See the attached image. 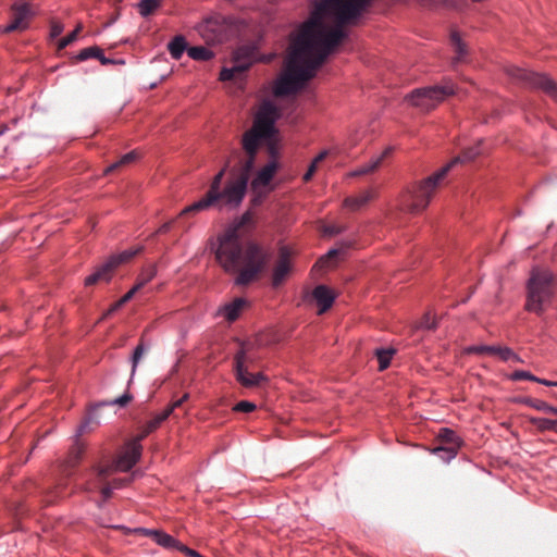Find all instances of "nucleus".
I'll return each instance as SVG.
<instances>
[{
    "mask_svg": "<svg viewBox=\"0 0 557 557\" xmlns=\"http://www.w3.org/2000/svg\"><path fill=\"white\" fill-rule=\"evenodd\" d=\"M373 0H320L293 39L283 73L276 78V97L295 95L312 79L334 49L347 37L345 25L357 21Z\"/></svg>",
    "mask_w": 557,
    "mask_h": 557,
    "instance_id": "nucleus-1",
    "label": "nucleus"
},
{
    "mask_svg": "<svg viewBox=\"0 0 557 557\" xmlns=\"http://www.w3.org/2000/svg\"><path fill=\"white\" fill-rule=\"evenodd\" d=\"M218 265L227 275L234 276L236 286H247L257 281L267 269L270 253L256 242L243 244L234 231H223L210 243Z\"/></svg>",
    "mask_w": 557,
    "mask_h": 557,
    "instance_id": "nucleus-2",
    "label": "nucleus"
},
{
    "mask_svg": "<svg viewBox=\"0 0 557 557\" xmlns=\"http://www.w3.org/2000/svg\"><path fill=\"white\" fill-rule=\"evenodd\" d=\"M280 113L276 106L265 100L260 106L256 113L252 126L246 131L242 138V146L244 151H233L231 158L236 161L235 164L252 171L256 154L262 141L271 138L276 129L275 122L278 119Z\"/></svg>",
    "mask_w": 557,
    "mask_h": 557,
    "instance_id": "nucleus-3",
    "label": "nucleus"
},
{
    "mask_svg": "<svg viewBox=\"0 0 557 557\" xmlns=\"http://www.w3.org/2000/svg\"><path fill=\"white\" fill-rule=\"evenodd\" d=\"M480 154L479 148H470L462 152L461 157H457L446 165L442 166L432 175L412 185L403 196L401 206L411 213H419L425 210L434 196L436 188L443 178L447 175L450 168L459 161H469Z\"/></svg>",
    "mask_w": 557,
    "mask_h": 557,
    "instance_id": "nucleus-4",
    "label": "nucleus"
},
{
    "mask_svg": "<svg viewBox=\"0 0 557 557\" xmlns=\"http://www.w3.org/2000/svg\"><path fill=\"white\" fill-rule=\"evenodd\" d=\"M554 275L549 270L533 269L527 282L524 309L542 315L550 306L554 297Z\"/></svg>",
    "mask_w": 557,
    "mask_h": 557,
    "instance_id": "nucleus-5",
    "label": "nucleus"
},
{
    "mask_svg": "<svg viewBox=\"0 0 557 557\" xmlns=\"http://www.w3.org/2000/svg\"><path fill=\"white\" fill-rule=\"evenodd\" d=\"M251 170L234 164L230 176L219 193V202L228 209H236L243 202L250 178Z\"/></svg>",
    "mask_w": 557,
    "mask_h": 557,
    "instance_id": "nucleus-6",
    "label": "nucleus"
},
{
    "mask_svg": "<svg viewBox=\"0 0 557 557\" xmlns=\"http://www.w3.org/2000/svg\"><path fill=\"white\" fill-rule=\"evenodd\" d=\"M455 94L453 84L436 85L417 88L412 90L406 99L414 107L429 111L445 100L447 96Z\"/></svg>",
    "mask_w": 557,
    "mask_h": 557,
    "instance_id": "nucleus-7",
    "label": "nucleus"
},
{
    "mask_svg": "<svg viewBox=\"0 0 557 557\" xmlns=\"http://www.w3.org/2000/svg\"><path fill=\"white\" fill-rule=\"evenodd\" d=\"M507 73L510 77L522 83L525 87L542 90L557 100V84L546 74L516 66L509 67Z\"/></svg>",
    "mask_w": 557,
    "mask_h": 557,
    "instance_id": "nucleus-8",
    "label": "nucleus"
},
{
    "mask_svg": "<svg viewBox=\"0 0 557 557\" xmlns=\"http://www.w3.org/2000/svg\"><path fill=\"white\" fill-rule=\"evenodd\" d=\"M252 362V358L247 355L245 347L243 346L234 357L235 363V376L236 380L245 387L251 388L259 386L262 382L267 381L263 373H250L247 370V363Z\"/></svg>",
    "mask_w": 557,
    "mask_h": 557,
    "instance_id": "nucleus-9",
    "label": "nucleus"
},
{
    "mask_svg": "<svg viewBox=\"0 0 557 557\" xmlns=\"http://www.w3.org/2000/svg\"><path fill=\"white\" fill-rule=\"evenodd\" d=\"M226 166L222 168L213 177L210 188L205 197L195 201L190 206L184 208L180 215H185L193 212H199L210 208L211 206L219 202V193L221 191V183L226 171Z\"/></svg>",
    "mask_w": 557,
    "mask_h": 557,
    "instance_id": "nucleus-10",
    "label": "nucleus"
},
{
    "mask_svg": "<svg viewBox=\"0 0 557 557\" xmlns=\"http://www.w3.org/2000/svg\"><path fill=\"white\" fill-rule=\"evenodd\" d=\"M197 30L208 44H220L226 38L227 24L223 16H210L198 25Z\"/></svg>",
    "mask_w": 557,
    "mask_h": 557,
    "instance_id": "nucleus-11",
    "label": "nucleus"
},
{
    "mask_svg": "<svg viewBox=\"0 0 557 557\" xmlns=\"http://www.w3.org/2000/svg\"><path fill=\"white\" fill-rule=\"evenodd\" d=\"M132 399H133V395L129 394L128 392H126L122 396H120V397H117V398H115L113 400H103V401H100V403H97V404L90 406L89 410H88L87 417L84 419V421L78 426V430H77L78 434H83V433L89 431L92 425H99L100 424V419H99L98 410L101 407L113 406V405H119L121 407H124Z\"/></svg>",
    "mask_w": 557,
    "mask_h": 557,
    "instance_id": "nucleus-12",
    "label": "nucleus"
},
{
    "mask_svg": "<svg viewBox=\"0 0 557 557\" xmlns=\"http://www.w3.org/2000/svg\"><path fill=\"white\" fill-rule=\"evenodd\" d=\"M139 456L140 455H115L114 459L98 466V476L104 480L115 472H127L138 462Z\"/></svg>",
    "mask_w": 557,
    "mask_h": 557,
    "instance_id": "nucleus-13",
    "label": "nucleus"
},
{
    "mask_svg": "<svg viewBox=\"0 0 557 557\" xmlns=\"http://www.w3.org/2000/svg\"><path fill=\"white\" fill-rule=\"evenodd\" d=\"M253 63L252 51L248 48L238 49L234 55V65L232 67H224L220 72V79L225 82L234 78L236 73L247 71Z\"/></svg>",
    "mask_w": 557,
    "mask_h": 557,
    "instance_id": "nucleus-14",
    "label": "nucleus"
},
{
    "mask_svg": "<svg viewBox=\"0 0 557 557\" xmlns=\"http://www.w3.org/2000/svg\"><path fill=\"white\" fill-rule=\"evenodd\" d=\"M277 162L275 160H271L256 173V175L250 182V188L253 194H256L259 197L265 195L267 187L273 180L277 171Z\"/></svg>",
    "mask_w": 557,
    "mask_h": 557,
    "instance_id": "nucleus-15",
    "label": "nucleus"
},
{
    "mask_svg": "<svg viewBox=\"0 0 557 557\" xmlns=\"http://www.w3.org/2000/svg\"><path fill=\"white\" fill-rule=\"evenodd\" d=\"M13 18L3 27V33H12L27 27V20L32 16L30 5L26 0H17L11 7Z\"/></svg>",
    "mask_w": 557,
    "mask_h": 557,
    "instance_id": "nucleus-16",
    "label": "nucleus"
},
{
    "mask_svg": "<svg viewBox=\"0 0 557 557\" xmlns=\"http://www.w3.org/2000/svg\"><path fill=\"white\" fill-rule=\"evenodd\" d=\"M290 270V250L282 246L278 251V260L272 271V284L278 286L285 280Z\"/></svg>",
    "mask_w": 557,
    "mask_h": 557,
    "instance_id": "nucleus-17",
    "label": "nucleus"
},
{
    "mask_svg": "<svg viewBox=\"0 0 557 557\" xmlns=\"http://www.w3.org/2000/svg\"><path fill=\"white\" fill-rule=\"evenodd\" d=\"M312 297L319 306V314L327 311L333 306L335 300L334 292L325 285L315 286L312 290Z\"/></svg>",
    "mask_w": 557,
    "mask_h": 557,
    "instance_id": "nucleus-18",
    "label": "nucleus"
},
{
    "mask_svg": "<svg viewBox=\"0 0 557 557\" xmlns=\"http://www.w3.org/2000/svg\"><path fill=\"white\" fill-rule=\"evenodd\" d=\"M438 437L443 443L450 444L449 447L437 446L431 449V453H457V449L461 447V440L455 431L444 428L440 431Z\"/></svg>",
    "mask_w": 557,
    "mask_h": 557,
    "instance_id": "nucleus-19",
    "label": "nucleus"
},
{
    "mask_svg": "<svg viewBox=\"0 0 557 557\" xmlns=\"http://www.w3.org/2000/svg\"><path fill=\"white\" fill-rule=\"evenodd\" d=\"M113 270V267L107 259L102 264L96 268V270L90 275L86 276L84 283L86 286H91L99 282L107 283L111 280Z\"/></svg>",
    "mask_w": 557,
    "mask_h": 557,
    "instance_id": "nucleus-20",
    "label": "nucleus"
},
{
    "mask_svg": "<svg viewBox=\"0 0 557 557\" xmlns=\"http://www.w3.org/2000/svg\"><path fill=\"white\" fill-rule=\"evenodd\" d=\"M136 532L145 534L151 537L156 543L165 547V548H177L180 542L176 541L172 535L164 533L159 530H149V529H137Z\"/></svg>",
    "mask_w": 557,
    "mask_h": 557,
    "instance_id": "nucleus-21",
    "label": "nucleus"
},
{
    "mask_svg": "<svg viewBox=\"0 0 557 557\" xmlns=\"http://www.w3.org/2000/svg\"><path fill=\"white\" fill-rule=\"evenodd\" d=\"M246 305L244 298H235L233 301L220 307L218 314L224 317L228 322L235 321Z\"/></svg>",
    "mask_w": 557,
    "mask_h": 557,
    "instance_id": "nucleus-22",
    "label": "nucleus"
},
{
    "mask_svg": "<svg viewBox=\"0 0 557 557\" xmlns=\"http://www.w3.org/2000/svg\"><path fill=\"white\" fill-rule=\"evenodd\" d=\"M374 196V191L372 189H368L358 196L345 198L343 206L351 211H357L372 200Z\"/></svg>",
    "mask_w": 557,
    "mask_h": 557,
    "instance_id": "nucleus-23",
    "label": "nucleus"
},
{
    "mask_svg": "<svg viewBox=\"0 0 557 557\" xmlns=\"http://www.w3.org/2000/svg\"><path fill=\"white\" fill-rule=\"evenodd\" d=\"M169 417L170 413L166 409H163L161 412L153 414L151 419L143 424L139 440L156 431Z\"/></svg>",
    "mask_w": 557,
    "mask_h": 557,
    "instance_id": "nucleus-24",
    "label": "nucleus"
},
{
    "mask_svg": "<svg viewBox=\"0 0 557 557\" xmlns=\"http://www.w3.org/2000/svg\"><path fill=\"white\" fill-rule=\"evenodd\" d=\"M187 41L183 35L175 36L169 44L168 50L174 60H180L185 51H187Z\"/></svg>",
    "mask_w": 557,
    "mask_h": 557,
    "instance_id": "nucleus-25",
    "label": "nucleus"
},
{
    "mask_svg": "<svg viewBox=\"0 0 557 557\" xmlns=\"http://www.w3.org/2000/svg\"><path fill=\"white\" fill-rule=\"evenodd\" d=\"M143 250V247L139 246L137 248H129L126 249L120 253L112 255L108 258V261L111 263L113 269L119 267L120 264L131 260L133 257H135L137 253H139Z\"/></svg>",
    "mask_w": 557,
    "mask_h": 557,
    "instance_id": "nucleus-26",
    "label": "nucleus"
},
{
    "mask_svg": "<svg viewBox=\"0 0 557 557\" xmlns=\"http://www.w3.org/2000/svg\"><path fill=\"white\" fill-rule=\"evenodd\" d=\"M187 54L196 61H209L214 58V52L202 46H194L187 49Z\"/></svg>",
    "mask_w": 557,
    "mask_h": 557,
    "instance_id": "nucleus-27",
    "label": "nucleus"
},
{
    "mask_svg": "<svg viewBox=\"0 0 557 557\" xmlns=\"http://www.w3.org/2000/svg\"><path fill=\"white\" fill-rule=\"evenodd\" d=\"M157 275V268L153 264H149L141 270L138 274L135 286H138V289H141L145 285L151 282Z\"/></svg>",
    "mask_w": 557,
    "mask_h": 557,
    "instance_id": "nucleus-28",
    "label": "nucleus"
},
{
    "mask_svg": "<svg viewBox=\"0 0 557 557\" xmlns=\"http://www.w3.org/2000/svg\"><path fill=\"white\" fill-rule=\"evenodd\" d=\"M247 224H252V212L246 211L238 219H236L232 224H230L224 231H234L235 236H240L239 231Z\"/></svg>",
    "mask_w": 557,
    "mask_h": 557,
    "instance_id": "nucleus-29",
    "label": "nucleus"
},
{
    "mask_svg": "<svg viewBox=\"0 0 557 557\" xmlns=\"http://www.w3.org/2000/svg\"><path fill=\"white\" fill-rule=\"evenodd\" d=\"M148 346L144 344V342H140L134 349L133 355L131 356V363H132V371H131V379L129 383L133 381V377L136 373L137 367L147 351Z\"/></svg>",
    "mask_w": 557,
    "mask_h": 557,
    "instance_id": "nucleus-30",
    "label": "nucleus"
},
{
    "mask_svg": "<svg viewBox=\"0 0 557 557\" xmlns=\"http://www.w3.org/2000/svg\"><path fill=\"white\" fill-rule=\"evenodd\" d=\"M380 166V159H371L369 162L351 171L348 176L356 177L374 172Z\"/></svg>",
    "mask_w": 557,
    "mask_h": 557,
    "instance_id": "nucleus-31",
    "label": "nucleus"
},
{
    "mask_svg": "<svg viewBox=\"0 0 557 557\" xmlns=\"http://www.w3.org/2000/svg\"><path fill=\"white\" fill-rule=\"evenodd\" d=\"M394 354H395L394 349L380 348V349L375 350V356L379 361V370L380 371H383L389 367L391 360H392Z\"/></svg>",
    "mask_w": 557,
    "mask_h": 557,
    "instance_id": "nucleus-32",
    "label": "nucleus"
},
{
    "mask_svg": "<svg viewBox=\"0 0 557 557\" xmlns=\"http://www.w3.org/2000/svg\"><path fill=\"white\" fill-rule=\"evenodd\" d=\"M137 7L139 14L147 17L160 7V0H140Z\"/></svg>",
    "mask_w": 557,
    "mask_h": 557,
    "instance_id": "nucleus-33",
    "label": "nucleus"
},
{
    "mask_svg": "<svg viewBox=\"0 0 557 557\" xmlns=\"http://www.w3.org/2000/svg\"><path fill=\"white\" fill-rule=\"evenodd\" d=\"M530 422L535 429L540 431H549L557 428V420L547 418H531Z\"/></svg>",
    "mask_w": 557,
    "mask_h": 557,
    "instance_id": "nucleus-34",
    "label": "nucleus"
},
{
    "mask_svg": "<svg viewBox=\"0 0 557 557\" xmlns=\"http://www.w3.org/2000/svg\"><path fill=\"white\" fill-rule=\"evenodd\" d=\"M129 481V478H124V479H113L110 483H108L107 485H104L102 488H101V495L103 497V500H108L111 495H112V490L113 488H120L122 487L124 484H126L127 482Z\"/></svg>",
    "mask_w": 557,
    "mask_h": 557,
    "instance_id": "nucleus-35",
    "label": "nucleus"
},
{
    "mask_svg": "<svg viewBox=\"0 0 557 557\" xmlns=\"http://www.w3.org/2000/svg\"><path fill=\"white\" fill-rule=\"evenodd\" d=\"M521 403L531 407V408H534L539 411H543V412H553V406L548 405L547 403L541 400V399H536V398H531V397H525L523 399H521Z\"/></svg>",
    "mask_w": 557,
    "mask_h": 557,
    "instance_id": "nucleus-36",
    "label": "nucleus"
},
{
    "mask_svg": "<svg viewBox=\"0 0 557 557\" xmlns=\"http://www.w3.org/2000/svg\"><path fill=\"white\" fill-rule=\"evenodd\" d=\"M136 158H137V154L135 151L127 152L124 156H122L116 162L110 164L106 169L104 173L106 174L111 173L114 170L119 169L120 166H123L125 164L133 162Z\"/></svg>",
    "mask_w": 557,
    "mask_h": 557,
    "instance_id": "nucleus-37",
    "label": "nucleus"
},
{
    "mask_svg": "<svg viewBox=\"0 0 557 557\" xmlns=\"http://www.w3.org/2000/svg\"><path fill=\"white\" fill-rule=\"evenodd\" d=\"M450 39L457 53V60L459 61L467 53L466 45L462 42L461 37L457 32L451 33Z\"/></svg>",
    "mask_w": 557,
    "mask_h": 557,
    "instance_id": "nucleus-38",
    "label": "nucleus"
},
{
    "mask_svg": "<svg viewBox=\"0 0 557 557\" xmlns=\"http://www.w3.org/2000/svg\"><path fill=\"white\" fill-rule=\"evenodd\" d=\"M339 253L338 249H331L324 256H322L318 262L314 264V268H329L332 267V260L337 257Z\"/></svg>",
    "mask_w": 557,
    "mask_h": 557,
    "instance_id": "nucleus-39",
    "label": "nucleus"
},
{
    "mask_svg": "<svg viewBox=\"0 0 557 557\" xmlns=\"http://www.w3.org/2000/svg\"><path fill=\"white\" fill-rule=\"evenodd\" d=\"M83 28V25L79 23L74 30H72L70 34H67L65 37L61 38L59 44H58V48L61 50V49H64L65 47H67L69 45H71L72 42H74L79 34V32L82 30Z\"/></svg>",
    "mask_w": 557,
    "mask_h": 557,
    "instance_id": "nucleus-40",
    "label": "nucleus"
},
{
    "mask_svg": "<svg viewBox=\"0 0 557 557\" xmlns=\"http://www.w3.org/2000/svg\"><path fill=\"white\" fill-rule=\"evenodd\" d=\"M101 54V49L99 47H88L79 51V53L75 57L78 61H85L90 58H96Z\"/></svg>",
    "mask_w": 557,
    "mask_h": 557,
    "instance_id": "nucleus-41",
    "label": "nucleus"
},
{
    "mask_svg": "<svg viewBox=\"0 0 557 557\" xmlns=\"http://www.w3.org/2000/svg\"><path fill=\"white\" fill-rule=\"evenodd\" d=\"M496 346H488V345H474L470 346L466 349L468 354H475V355H494L495 354Z\"/></svg>",
    "mask_w": 557,
    "mask_h": 557,
    "instance_id": "nucleus-42",
    "label": "nucleus"
},
{
    "mask_svg": "<svg viewBox=\"0 0 557 557\" xmlns=\"http://www.w3.org/2000/svg\"><path fill=\"white\" fill-rule=\"evenodd\" d=\"M509 377L512 381H521V380H528V381H532V382L539 381L537 376H535L531 372L524 371V370H517V371L512 372Z\"/></svg>",
    "mask_w": 557,
    "mask_h": 557,
    "instance_id": "nucleus-43",
    "label": "nucleus"
},
{
    "mask_svg": "<svg viewBox=\"0 0 557 557\" xmlns=\"http://www.w3.org/2000/svg\"><path fill=\"white\" fill-rule=\"evenodd\" d=\"M256 408H257L256 404L248 401V400H242L233 407V410L237 411V412L248 413V412H252Z\"/></svg>",
    "mask_w": 557,
    "mask_h": 557,
    "instance_id": "nucleus-44",
    "label": "nucleus"
},
{
    "mask_svg": "<svg viewBox=\"0 0 557 557\" xmlns=\"http://www.w3.org/2000/svg\"><path fill=\"white\" fill-rule=\"evenodd\" d=\"M503 361H510V357L513 356V350L509 347L496 346L495 354Z\"/></svg>",
    "mask_w": 557,
    "mask_h": 557,
    "instance_id": "nucleus-45",
    "label": "nucleus"
},
{
    "mask_svg": "<svg viewBox=\"0 0 557 557\" xmlns=\"http://www.w3.org/2000/svg\"><path fill=\"white\" fill-rule=\"evenodd\" d=\"M64 26L59 21H51L50 23V36L55 38L62 34Z\"/></svg>",
    "mask_w": 557,
    "mask_h": 557,
    "instance_id": "nucleus-46",
    "label": "nucleus"
},
{
    "mask_svg": "<svg viewBox=\"0 0 557 557\" xmlns=\"http://www.w3.org/2000/svg\"><path fill=\"white\" fill-rule=\"evenodd\" d=\"M188 398L189 394L185 393L180 399L170 404L165 409L169 410V413L171 414L176 408L181 407Z\"/></svg>",
    "mask_w": 557,
    "mask_h": 557,
    "instance_id": "nucleus-47",
    "label": "nucleus"
},
{
    "mask_svg": "<svg viewBox=\"0 0 557 557\" xmlns=\"http://www.w3.org/2000/svg\"><path fill=\"white\" fill-rule=\"evenodd\" d=\"M421 327H424V329H428V330L435 329L436 327V322L428 313V314H425L424 319L421 322Z\"/></svg>",
    "mask_w": 557,
    "mask_h": 557,
    "instance_id": "nucleus-48",
    "label": "nucleus"
},
{
    "mask_svg": "<svg viewBox=\"0 0 557 557\" xmlns=\"http://www.w3.org/2000/svg\"><path fill=\"white\" fill-rule=\"evenodd\" d=\"M317 168H318V165H315L312 162L310 163V165L308 166L307 172L302 176L304 182L307 183V182H309L312 178V176L314 175V173L317 171Z\"/></svg>",
    "mask_w": 557,
    "mask_h": 557,
    "instance_id": "nucleus-49",
    "label": "nucleus"
},
{
    "mask_svg": "<svg viewBox=\"0 0 557 557\" xmlns=\"http://www.w3.org/2000/svg\"><path fill=\"white\" fill-rule=\"evenodd\" d=\"M341 232H342V228L338 227V226H335V225L325 226L324 230H323V233L325 235H330V236L337 235Z\"/></svg>",
    "mask_w": 557,
    "mask_h": 557,
    "instance_id": "nucleus-50",
    "label": "nucleus"
},
{
    "mask_svg": "<svg viewBox=\"0 0 557 557\" xmlns=\"http://www.w3.org/2000/svg\"><path fill=\"white\" fill-rule=\"evenodd\" d=\"M138 286H133L122 298H120L122 300V302L126 304L127 301H129L134 295L138 292Z\"/></svg>",
    "mask_w": 557,
    "mask_h": 557,
    "instance_id": "nucleus-51",
    "label": "nucleus"
},
{
    "mask_svg": "<svg viewBox=\"0 0 557 557\" xmlns=\"http://www.w3.org/2000/svg\"><path fill=\"white\" fill-rule=\"evenodd\" d=\"M125 304L122 302L121 299H119L117 301H115L113 305L110 306V308L107 310V312L104 313V317H108L114 312H116L122 306H124Z\"/></svg>",
    "mask_w": 557,
    "mask_h": 557,
    "instance_id": "nucleus-52",
    "label": "nucleus"
},
{
    "mask_svg": "<svg viewBox=\"0 0 557 557\" xmlns=\"http://www.w3.org/2000/svg\"><path fill=\"white\" fill-rule=\"evenodd\" d=\"M172 224H173V221H169V222H165L163 223L157 231H156V235L157 234H164L166 232H169L172 227Z\"/></svg>",
    "mask_w": 557,
    "mask_h": 557,
    "instance_id": "nucleus-53",
    "label": "nucleus"
},
{
    "mask_svg": "<svg viewBox=\"0 0 557 557\" xmlns=\"http://www.w3.org/2000/svg\"><path fill=\"white\" fill-rule=\"evenodd\" d=\"M329 154L327 150H322L311 162L318 165L321 161H323Z\"/></svg>",
    "mask_w": 557,
    "mask_h": 557,
    "instance_id": "nucleus-54",
    "label": "nucleus"
},
{
    "mask_svg": "<svg viewBox=\"0 0 557 557\" xmlns=\"http://www.w3.org/2000/svg\"><path fill=\"white\" fill-rule=\"evenodd\" d=\"M392 150H393V148H392V147H386L380 156L374 157L373 159H380V164H381V163H382V161H383L387 156H389V154H391Z\"/></svg>",
    "mask_w": 557,
    "mask_h": 557,
    "instance_id": "nucleus-55",
    "label": "nucleus"
},
{
    "mask_svg": "<svg viewBox=\"0 0 557 557\" xmlns=\"http://www.w3.org/2000/svg\"><path fill=\"white\" fill-rule=\"evenodd\" d=\"M96 59H98L100 61L101 64L106 65V64H111V63H114L113 60L109 59V58H106L103 55V52L101 51V54L99 57H96Z\"/></svg>",
    "mask_w": 557,
    "mask_h": 557,
    "instance_id": "nucleus-56",
    "label": "nucleus"
},
{
    "mask_svg": "<svg viewBox=\"0 0 557 557\" xmlns=\"http://www.w3.org/2000/svg\"><path fill=\"white\" fill-rule=\"evenodd\" d=\"M535 382L540 383V384H543L545 386H557V381H548V380L540 379L539 377V381H535Z\"/></svg>",
    "mask_w": 557,
    "mask_h": 557,
    "instance_id": "nucleus-57",
    "label": "nucleus"
},
{
    "mask_svg": "<svg viewBox=\"0 0 557 557\" xmlns=\"http://www.w3.org/2000/svg\"><path fill=\"white\" fill-rule=\"evenodd\" d=\"M9 131V126L7 124L0 125V136L4 135Z\"/></svg>",
    "mask_w": 557,
    "mask_h": 557,
    "instance_id": "nucleus-58",
    "label": "nucleus"
},
{
    "mask_svg": "<svg viewBox=\"0 0 557 557\" xmlns=\"http://www.w3.org/2000/svg\"><path fill=\"white\" fill-rule=\"evenodd\" d=\"M510 361H513V362H522V359L520 358L519 355H517L515 351H513V356L510 357Z\"/></svg>",
    "mask_w": 557,
    "mask_h": 557,
    "instance_id": "nucleus-59",
    "label": "nucleus"
},
{
    "mask_svg": "<svg viewBox=\"0 0 557 557\" xmlns=\"http://www.w3.org/2000/svg\"><path fill=\"white\" fill-rule=\"evenodd\" d=\"M357 141H358V139H357V138H352V137H351V138H349V145H350L351 147L356 146V145H357Z\"/></svg>",
    "mask_w": 557,
    "mask_h": 557,
    "instance_id": "nucleus-60",
    "label": "nucleus"
},
{
    "mask_svg": "<svg viewBox=\"0 0 557 557\" xmlns=\"http://www.w3.org/2000/svg\"><path fill=\"white\" fill-rule=\"evenodd\" d=\"M495 462H496L498 466H500V458H498V457H497V458L495 459Z\"/></svg>",
    "mask_w": 557,
    "mask_h": 557,
    "instance_id": "nucleus-61",
    "label": "nucleus"
},
{
    "mask_svg": "<svg viewBox=\"0 0 557 557\" xmlns=\"http://www.w3.org/2000/svg\"><path fill=\"white\" fill-rule=\"evenodd\" d=\"M552 413H556L557 414V407L553 408V412Z\"/></svg>",
    "mask_w": 557,
    "mask_h": 557,
    "instance_id": "nucleus-62",
    "label": "nucleus"
}]
</instances>
